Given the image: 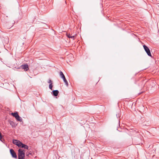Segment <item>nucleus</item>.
<instances>
[{
  "label": "nucleus",
  "instance_id": "nucleus-13",
  "mask_svg": "<svg viewBox=\"0 0 159 159\" xmlns=\"http://www.w3.org/2000/svg\"><path fill=\"white\" fill-rule=\"evenodd\" d=\"M10 124L13 127H15L16 126L15 123L12 121H11L10 123Z\"/></svg>",
  "mask_w": 159,
  "mask_h": 159
},
{
  "label": "nucleus",
  "instance_id": "nucleus-8",
  "mask_svg": "<svg viewBox=\"0 0 159 159\" xmlns=\"http://www.w3.org/2000/svg\"><path fill=\"white\" fill-rule=\"evenodd\" d=\"M11 114L13 117H15V118L19 115L18 112L17 111H15L14 113L12 112L11 113Z\"/></svg>",
  "mask_w": 159,
  "mask_h": 159
},
{
  "label": "nucleus",
  "instance_id": "nucleus-11",
  "mask_svg": "<svg viewBox=\"0 0 159 159\" xmlns=\"http://www.w3.org/2000/svg\"><path fill=\"white\" fill-rule=\"evenodd\" d=\"M16 120L20 122H22V118L18 115L16 118Z\"/></svg>",
  "mask_w": 159,
  "mask_h": 159
},
{
  "label": "nucleus",
  "instance_id": "nucleus-14",
  "mask_svg": "<svg viewBox=\"0 0 159 159\" xmlns=\"http://www.w3.org/2000/svg\"><path fill=\"white\" fill-rule=\"evenodd\" d=\"M64 83L67 86L68 85L69 82L67 80H63Z\"/></svg>",
  "mask_w": 159,
  "mask_h": 159
},
{
  "label": "nucleus",
  "instance_id": "nucleus-3",
  "mask_svg": "<svg viewBox=\"0 0 159 159\" xmlns=\"http://www.w3.org/2000/svg\"><path fill=\"white\" fill-rule=\"evenodd\" d=\"M10 154L13 158L16 159L17 158V157L16 153L15 152L13 149L12 148L10 149Z\"/></svg>",
  "mask_w": 159,
  "mask_h": 159
},
{
  "label": "nucleus",
  "instance_id": "nucleus-16",
  "mask_svg": "<svg viewBox=\"0 0 159 159\" xmlns=\"http://www.w3.org/2000/svg\"><path fill=\"white\" fill-rule=\"evenodd\" d=\"M44 55V54L43 53V52H42V53H40V56H41V55Z\"/></svg>",
  "mask_w": 159,
  "mask_h": 159
},
{
  "label": "nucleus",
  "instance_id": "nucleus-7",
  "mask_svg": "<svg viewBox=\"0 0 159 159\" xmlns=\"http://www.w3.org/2000/svg\"><path fill=\"white\" fill-rule=\"evenodd\" d=\"M59 75L61 77V78L63 80H66V79L65 76L64 74H63V72L60 71L59 72Z\"/></svg>",
  "mask_w": 159,
  "mask_h": 159
},
{
  "label": "nucleus",
  "instance_id": "nucleus-15",
  "mask_svg": "<svg viewBox=\"0 0 159 159\" xmlns=\"http://www.w3.org/2000/svg\"><path fill=\"white\" fill-rule=\"evenodd\" d=\"M67 36L69 38H70L73 39H74V38L75 37L74 36H73V35L71 36L70 34L67 35Z\"/></svg>",
  "mask_w": 159,
  "mask_h": 159
},
{
  "label": "nucleus",
  "instance_id": "nucleus-12",
  "mask_svg": "<svg viewBox=\"0 0 159 159\" xmlns=\"http://www.w3.org/2000/svg\"><path fill=\"white\" fill-rule=\"evenodd\" d=\"M47 26L46 24L43 23H40V26H42L43 27H42L43 29H44L46 28V26Z\"/></svg>",
  "mask_w": 159,
  "mask_h": 159
},
{
  "label": "nucleus",
  "instance_id": "nucleus-17",
  "mask_svg": "<svg viewBox=\"0 0 159 159\" xmlns=\"http://www.w3.org/2000/svg\"><path fill=\"white\" fill-rule=\"evenodd\" d=\"M40 95V94L39 93H38V95Z\"/></svg>",
  "mask_w": 159,
  "mask_h": 159
},
{
  "label": "nucleus",
  "instance_id": "nucleus-10",
  "mask_svg": "<svg viewBox=\"0 0 159 159\" xmlns=\"http://www.w3.org/2000/svg\"><path fill=\"white\" fill-rule=\"evenodd\" d=\"M52 92L53 95L55 96H57L59 93V92L57 90H53Z\"/></svg>",
  "mask_w": 159,
  "mask_h": 159
},
{
  "label": "nucleus",
  "instance_id": "nucleus-4",
  "mask_svg": "<svg viewBox=\"0 0 159 159\" xmlns=\"http://www.w3.org/2000/svg\"><path fill=\"white\" fill-rule=\"evenodd\" d=\"M20 145L19 146V147H19V148H24L25 149H28V148H29V147L28 146L23 143H22L21 142L20 143Z\"/></svg>",
  "mask_w": 159,
  "mask_h": 159
},
{
  "label": "nucleus",
  "instance_id": "nucleus-2",
  "mask_svg": "<svg viewBox=\"0 0 159 159\" xmlns=\"http://www.w3.org/2000/svg\"><path fill=\"white\" fill-rule=\"evenodd\" d=\"M143 47L144 48V49L146 52L147 53L148 55L150 56L151 57L152 55L151 54V53L150 52V51L149 48L145 45H143Z\"/></svg>",
  "mask_w": 159,
  "mask_h": 159
},
{
  "label": "nucleus",
  "instance_id": "nucleus-1",
  "mask_svg": "<svg viewBox=\"0 0 159 159\" xmlns=\"http://www.w3.org/2000/svg\"><path fill=\"white\" fill-rule=\"evenodd\" d=\"M18 159H25V151L22 149L19 148L18 150Z\"/></svg>",
  "mask_w": 159,
  "mask_h": 159
},
{
  "label": "nucleus",
  "instance_id": "nucleus-9",
  "mask_svg": "<svg viewBox=\"0 0 159 159\" xmlns=\"http://www.w3.org/2000/svg\"><path fill=\"white\" fill-rule=\"evenodd\" d=\"M48 83L49 84V89L52 90L53 85H52V83L51 80H49V81L48 82Z\"/></svg>",
  "mask_w": 159,
  "mask_h": 159
},
{
  "label": "nucleus",
  "instance_id": "nucleus-6",
  "mask_svg": "<svg viewBox=\"0 0 159 159\" xmlns=\"http://www.w3.org/2000/svg\"><path fill=\"white\" fill-rule=\"evenodd\" d=\"M21 68L25 71H27L29 69L28 66L27 64H25L22 65L21 66Z\"/></svg>",
  "mask_w": 159,
  "mask_h": 159
},
{
  "label": "nucleus",
  "instance_id": "nucleus-5",
  "mask_svg": "<svg viewBox=\"0 0 159 159\" xmlns=\"http://www.w3.org/2000/svg\"><path fill=\"white\" fill-rule=\"evenodd\" d=\"M21 142L19 140H18L16 139H13L12 140L13 143L18 146V147H19L20 145V143Z\"/></svg>",
  "mask_w": 159,
  "mask_h": 159
}]
</instances>
